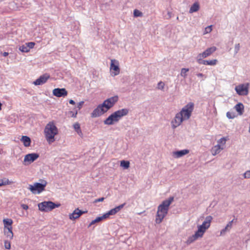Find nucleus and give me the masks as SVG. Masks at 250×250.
Instances as JSON below:
<instances>
[{"instance_id":"f257e3e1","label":"nucleus","mask_w":250,"mask_h":250,"mask_svg":"<svg viewBox=\"0 0 250 250\" xmlns=\"http://www.w3.org/2000/svg\"><path fill=\"white\" fill-rule=\"evenodd\" d=\"M173 200L174 197L170 196L167 199L164 200L158 206L155 219V222L157 224L161 223L167 215L169 206Z\"/></svg>"},{"instance_id":"f03ea898","label":"nucleus","mask_w":250,"mask_h":250,"mask_svg":"<svg viewBox=\"0 0 250 250\" xmlns=\"http://www.w3.org/2000/svg\"><path fill=\"white\" fill-rule=\"evenodd\" d=\"M44 134L46 140L49 143L55 141V136L58 133V129L53 122H49L44 128Z\"/></svg>"},{"instance_id":"7ed1b4c3","label":"nucleus","mask_w":250,"mask_h":250,"mask_svg":"<svg viewBox=\"0 0 250 250\" xmlns=\"http://www.w3.org/2000/svg\"><path fill=\"white\" fill-rule=\"evenodd\" d=\"M47 182L44 179H41L39 182L35 183L33 185H30L28 189L33 194H40L45 190Z\"/></svg>"},{"instance_id":"20e7f679","label":"nucleus","mask_w":250,"mask_h":250,"mask_svg":"<svg viewBox=\"0 0 250 250\" xmlns=\"http://www.w3.org/2000/svg\"><path fill=\"white\" fill-rule=\"evenodd\" d=\"M61 206L59 203H56L51 201H44L38 204L40 210L44 212H49Z\"/></svg>"},{"instance_id":"39448f33","label":"nucleus","mask_w":250,"mask_h":250,"mask_svg":"<svg viewBox=\"0 0 250 250\" xmlns=\"http://www.w3.org/2000/svg\"><path fill=\"white\" fill-rule=\"evenodd\" d=\"M194 103L189 102L185 105L181 110L179 113L183 115L185 120L189 119L191 115L192 112L194 109Z\"/></svg>"},{"instance_id":"423d86ee","label":"nucleus","mask_w":250,"mask_h":250,"mask_svg":"<svg viewBox=\"0 0 250 250\" xmlns=\"http://www.w3.org/2000/svg\"><path fill=\"white\" fill-rule=\"evenodd\" d=\"M118 96L117 95H115L104 100L102 104H104V106L105 107V109H107V111L115 105V104L118 102Z\"/></svg>"},{"instance_id":"0eeeda50","label":"nucleus","mask_w":250,"mask_h":250,"mask_svg":"<svg viewBox=\"0 0 250 250\" xmlns=\"http://www.w3.org/2000/svg\"><path fill=\"white\" fill-rule=\"evenodd\" d=\"M107 112V109H105V107L102 104H99L96 108H95L92 112L91 113V117L92 118L98 117Z\"/></svg>"},{"instance_id":"6e6552de","label":"nucleus","mask_w":250,"mask_h":250,"mask_svg":"<svg viewBox=\"0 0 250 250\" xmlns=\"http://www.w3.org/2000/svg\"><path fill=\"white\" fill-rule=\"evenodd\" d=\"M184 120H185L183 115L181 114V113H177L174 119L171 121L172 128L175 129L179 126Z\"/></svg>"},{"instance_id":"1a4fd4ad","label":"nucleus","mask_w":250,"mask_h":250,"mask_svg":"<svg viewBox=\"0 0 250 250\" xmlns=\"http://www.w3.org/2000/svg\"><path fill=\"white\" fill-rule=\"evenodd\" d=\"M216 47L214 46L208 48L203 53H200L197 55V60L200 58L203 59L207 58L208 56L211 55L212 53L216 51Z\"/></svg>"},{"instance_id":"9d476101","label":"nucleus","mask_w":250,"mask_h":250,"mask_svg":"<svg viewBox=\"0 0 250 250\" xmlns=\"http://www.w3.org/2000/svg\"><path fill=\"white\" fill-rule=\"evenodd\" d=\"M53 95L57 97H65L68 94V92L64 88H56L53 90Z\"/></svg>"},{"instance_id":"9b49d317","label":"nucleus","mask_w":250,"mask_h":250,"mask_svg":"<svg viewBox=\"0 0 250 250\" xmlns=\"http://www.w3.org/2000/svg\"><path fill=\"white\" fill-rule=\"evenodd\" d=\"M49 78L50 75L47 73H45L34 81L33 83L35 85H42L45 83Z\"/></svg>"},{"instance_id":"f8f14e48","label":"nucleus","mask_w":250,"mask_h":250,"mask_svg":"<svg viewBox=\"0 0 250 250\" xmlns=\"http://www.w3.org/2000/svg\"><path fill=\"white\" fill-rule=\"evenodd\" d=\"M40 155L37 153H29L25 155L24 158V162H28L29 164H31L33 163L35 160H36L39 157Z\"/></svg>"},{"instance_id":"ddd939ff","label":"nucleus","mask_w":250,"mask_h":250,"mask_svg":"<svg viewBox=\"0 0 250 250\" xmlns=\"http://www.w3.org/2000/svg\"><path fill=\"white\" fill-rule=\"evenodd\" d=\"M87 212V211H83L78 208H76L72 213L69 214V219L74 220L79 218L82 214Z\"/></svg>"},{"instance_id":"4468645a","label":"nucleus","mask_w":250,"mask_h":250,"mask_svg":"<svg viewBox=\"0 0 250 250\" xmlns=\"http://www.w3.org/2000/svg\"><path fill=\"white\" fill-rule=\"evenodd\" d=\"M129 109L127 108H122L114 112L118 121H119L123 117L128 114Z\"/></svg>"},{"instance_id":"2eb2a0df","label":"nucleus","mask_w":250,"mask_h":250,"mask_svg":"<svg viewBox=\"0 0 250 250\" xmlns=\"http://www.w3.org/2000/svg\"><path fill=\"white\" fill-rule=\"evenodd\" d=\"M235 90L239 95H246L248 93V88L244 84L236 86Z\"/></svg>"},{"instance_id":"dca6fc26","label":"nucleus","mask_w":250,"mask_h":250,"mask_svg":"<svg viewBox=\"0 0 250 250\" xmlns=\"http://www.w3.org/2000/svg\"><path fill=\"white\" fill-rule=\"evenodd\" d=\"M110 69L114 71V76L117 75L119 74L120 68L118 61L114 59L111 60Z\"/></svg>"},{"instance_id":"f3484780","label":"nucleus","mask_w":250,"mask_h":250,"mask_svg":"<svg viewBox=\"0 0 250 250\" xmlns=\"http://www.w3.org/2000/svg\"><path fill=\"white\" fill-rule=\"evenodd\" d=\"M118 121L114 113H111L106 119L104 121V123L106 125H112L114 123L118 122Z\"/></svg>"},{"instance_id":"a211bd4d","label":"nucleus","mask_w":250,"mask_h":250,"mask_svg":"<svg viewBox=\"0 0 250 250\" xmlns=\"http://www.w3.org/2000/svg\"><path fill=\"white\" fill-rule=\"evenodd\" d=\"M197 61L199 64L208 65H214L216 64L217 62V60L216 59L212 60H204L201 58L198 59Z\"/></svg>"},{"instance_id":"6ab92c4d","label":"nucleus","mask_w":250,"mask_h":250,"mask_svg":"<svg viewBox=\"0 0 250 250\" xmlns=\"http://www.w3.org/2000/svg\"><path fill=\"white\" fill-rule=\"evenodd\" d=\"M189 153V150L185 149L177 150L173 152V156L175 158H180Z\"/></svg>"},{"instance_id":"aec40b11","label":"nucleus","mask_w":250,"mask_h":250,"mask_svg":"<svg viewBox=\"0 0 250 250\" xmlns=\"http://www.w3.org/2000/svg\"><path fill=\"white\" fill-rule=\"evenodd\" d=\"M21 141L23 143L24 146L25 147L29 146L31 145V139L27 136H22Z\"/></svg>"},{"instance_id":"412c9836","label":"nucleus","mask_w":250,"mask_h":250,"mask_svg":"<svg viewBox=\"0 0 250 250\" xmlns=\"http://www.w3.org/2000/svg\"><path fill=\"white\" fill-rule=\"evenodd\" d=\"M4 234L6 236V237L9 239L11 240L13 238L14 234L12 231V227H10V228H8L6 229H4Z\"/></svg>"},{"instance_id":"4be33fe9","label":"nucleus","mask_w":250,"mask_h":250,"mask_svg":"<svg viewBox=\"0 0 250 250\" xmlns=\"http://www.w3.org/2000/svg\"><path fill=\"white\" fill-rule=\"evenodd\" d=\"M213 218L211 216L208 215L207 216L204 222L202 224V226H204L207 229L210 227V223L212 220Z\"/></svg>"},{"instance_id":"5701e85b","label":"nucleus","mask_w":250,"mask_h":250,"mask_svg":"<svg viewBox=\"0 0 250 250\" xmlns=\"http://www.w3.org/2000/svg\"><path fill=\"white\" fill-rule=\"evenodd\" d=\"M223 146H221L219 144H217L212 148L211 153L213 155H215L218 154L220 150L223 149Z\"/></svg>"},{"instance_id":"b1692460","label":"nucleus","mask_w":250,"mask_h":250,"mask_svg":"<svg viewBox=\"0 0 250 250\" xmlns=\"http://www.w3.org/2000/svg\"><path fill=\"white\" fill-rule=\"evenodd\" d=\"M234 108L239 115H242L244 112V106L241 103L237 104Z\"/></svg>"},{"instance_id":"393cba45","label":"nucleus","mask_w":250,"mask_h":250,"mask_svg":"<svg viewBox=\"0 0 250 250\" xmlns=\"http://www.w3.org/2000/svg\"><path fill=\"white\" fill-rule=\"evenodd\" d=\"M73 128L79 136L83 138V133L81 129L80 125L78 123H76L73 125Z\"/></svg>"},{"instance_id":"a878e982","label":"nucleus","mask_w":250,"mask_h":250,"mask_svg":"<svg viewBox=\"0 0 250 250\" xmlns=\"http://www.w3.org/2000/svg\"><path fill=\"white\" fill-rule=\"evenodd\" d=\"M200 5L198 2H194L190 7L189 9V12L190 13H192L193 12H196L199 10Z\"/></svg>"},{"instance_id":"bb28decb","label":"nucleus","mask_w":250,"mask_h":250,"mask_svg":"<svg viewBox=\"0 0 250 250\" xmlns=\"http://www.w3.org/2000/svg\"><path fill=\"white\" fill-rule=\"evenodd\" d=\"M13 223V220L10 218H5L3 220V223L4 225V229L10 228L12 227V224Z\"/></svg>"},{"instance_id":"cd10ccee","label":"nucleus","mask_w":250,"mask_h":250,"mask_svg":"<svg viewBox=\"0 0 250 250\" xmlns=\"http://www.w3.org/2000/svg\"><path fill=\"white\" fill-rule=\"evenodd\" d=\"M106 219L104 214H103L102 216L97 217L95 219L93 220L91 223L89 225V227L96 224L97 223H99L104 219Z\"/></svg>"},{"instance_id":"c85d7f7f","label":"nucleus","mask_w":250,"mask_h":250,"mask_svg":"<svg viewBox=\"0 0 250 250\" xmlns=\"http://www.w3.org/2000/svg\"><path fill=\"white\" fill-rule=\"evenodd\" d=\"M12 183V182L10 181L7 178H4L2 179H0V187L2 186H6L10 185Z\"/></svg>"},{"instance_id":"c756f323","label":"nucleus","mask_w":250,"mask_h":250,"mask_svg":"<svg viewBox=\"0 0 250 250\" xmlns=\"http://www.w3.org/2000/svg\"><path fill=\"white\" fill-rule=\"evenodd\" d=\"M130 163L128 161L122 160L121 161L120 166L124 169H127L129 167Z\"/></svg>"},{"instance_id":"7c9ffc66","label":"nucleus","mask_w":250,"mask_h":250,"mask_svg":"<svg viewBox=\"0 0 250 250\" xmlns=\"http://www.w3.org/2000/svg\"><path fill=\"white\" fill-rule=\"evenodd\" d=\"M116 213H117V212L116 211L115 209H114V208L109 210L108 211H107V212L105 213L104 214L105 218H107L109 217V216L110 215H115Z\"/></svg>"},{"instance_id":"2f4dec72","label":"nucleus","mask_w":250,"mask_h":250,"mask_svg":"<svg viewBox=\"0 0 250 250\" xmlns=\"http://www.w3.org/2000/svg\"><path fill=\"white\" fill-rule=\"evenodd\" d=\"M198 238L195 236L194 234L192 235L191 236H190L188 237L186 243L187 245H189L191 243H193L194 241H195L196 239Z\"/></svg>"},{"instance_id":"473e14b6","label":"nucleus","mask_w":250,"mask_h":250,"mask_svg":"<svg viewBox=\"0 0 250 250\" xmlns=\"http://www.w3.org/2000/svg\"><path fill=\"white\" fill-rule=\"evenodd\" d=\"M28 46L25 44L22 45L21 46H20L19 47V50L24 53H27L29 52V50L28 49Z\"/></svg>"},{"instance_id":"72a5a7b5","label":"nucleus","mask_w":250,"mask_h":250,"mask_svg":"<svg viewBox=\"0 0 250 250\" xmlns=\"http://www.w3.org/2000/svg\"><path fill=\"white\" fill-rule=\"evenodd\" d=\"M189 71L188 68H183L181 71V76L183 78H186L187 76V73Z\"/></svg>"},{"instance_id":"f704fd0d","label":"nucleus","mask_w":250,"mask_h":250,"mask_svg":"<svg viewBox=\"0 0 250 250\" xmlns=\"http://www.w3.org/2000/svg\"><path fill=\"white\" fill-rule=\"evenodd\" d=\"M143 13L138 9H135L133 11V16L134 17H140L142 16Z\"/></svg>"},{"instance_id":"c9c22d12","label":"nucleus","mask_w":250,"mask_h":250,"mask_svg":"<svg viewBox=\"0 0 250 250\" xmlns=\"http://www.w3.org/2000/svg\"><path fill=\"white\" fill-rule=\"evenodd\" d=\"M227 141L226 137H222L217 141V144H219L221 146L225 145Z\"/></svg>"},{"instance_id":"e433bc0d","label":"nucleus","mask_w":250,"mask_h":250,"mask_svg":"<svg viewBox=\"0 0 250 250\" xmlns=\"http://www.w3.org/2000/svg\"><path fill=\"white\" fill-rule=\"evenodd\" d=\"M227 117L229 119H234L236 117V114L234 112H227L226 114Z\"/></svg>"},{"instance_id":"4c0bfd02","label":"nucleus","mask_w":250,"mask_h":250,"mask_svg":"<svg viewBox=\"0 0 250 250\" xmlns=\"http://www.w3.org/2000/svg\"><path fill=\"white\" fill-rule=\"evenodd\" d=\"M194 234L197 238H198L200 237H202L204 234V233L202 232L199 229H197V230L195 231V232Z\"/></svg>"},{"instance_id":"58836bf2","label":"nucleus","mask_w":250,"mask_h":250,"mask_svg":"<svg viewBox=\"0 0 250 250\" xmlns=\"http://www.w3.org/2000/svg\"><path fill=\"white\" fill-rule=\"evenodd\" d=\"M4 244V247L6 249L10 250L11 249V243L9 241L5 240Z\"/></svg>"},{"instance_id":"ea45409f","label":"nucleus","mask_w":250,"mask_h":250,"mask_svg":"<svg viewBox=\"0 0 250 250\" xmlns=\"http://www.w3.org/2000/svg\"><path fill=\"white\" fill-rule=\"evenodd\" d=\"M25 44L28 46L27 47L28 48V49L30 50V49H32L34 47L35 43L34 42H31L26 43Z\"/></svg>"},{"instance_id":"a19ab883","label":"nucleus","mask_w":250,"mask_h":250,"mask_svg":"<svg viewBox=\"0 0 250 250\" xmlns=\"http://www.w3.org/2000/svg\"><path fill=\"white\" fill-rule=\"evenodd\" d=\"M240 48V45L239 43H237L234 46V55H236L239 52Z\"/></svg>"},{"instance_id":"79ce46f5","label":"nucleus","mask_w":250,"mask_h":250,"mask_svg":"<svg viewBox=\"0 0 250 250\" xmlns=\"http://www.w3.org/2000/svg\"><path fill=\"white\" fill-rule=\"evenodd\" d=\"M165 86V83L162 81L159 82L157 84V88L158 89L163 90Z\"/></svg>"},{"instance_id":"37998d69","label":"nucleus","mask_w":250,"mask_h":250,"mask_svg":"<svg viewBox=\"0 0 250 250\" xmlns=\"http://www.w3.org/2000/svg\"><path fill=\"white\" fill-rule=\"evenodd\" d=\"M198 229L201 230L202 232L204 233L206 231V230L207 229L206 228H205L204 226H202L201 225L198 226Z\"/></svg>"},{"instance_id":"c03bdc74","label":"nucleus","mask_w":250,"mask_h":250,"mask_svg":"<svg viewBox=\"0 0 250 250\" xmlns=\"http://www.w3.org/2000/svg\"><path fill=\"white\" fill-rule=\"evenodd\" d=\"M83 104H84V102L81 101L77 104L76 106L78 108V109L80 110L82 108Z\"/></svg>"},{"instance_id":"a18cd8bd","label":"nucleus","mask_w":250,"mask_h":250,"mask_svg":"<svg viewBox=\"0 0 250 250\" xmlns=\"http://www.w3.org/2000/svg\"><path fill=\"white\" fill-rule=\"evenodd\" d=\"M230 229L229 228H227V226L225 228L221 230V234H224L226 231H229Z\"/></svg>"},{"instance_id":"49530a36","label":"nucleus","mask_w":250,"mask_h":250,"mask_svg":"<svg viewBox=\"0 0 250 250\" xmlns=\"http://www.w3.org/2000/svg\"><path fill=\"white\" fill-rule=\"evenodd\" d=\"M245 178H250V170L247 171L244 174Z\"/></svg>"},{"instance_id":"de8ad7c7","label":"nucleus","mask_w":250,"mask_h":250,"mask_svg":"<svg viewBox=\"0 0 250 250\" xmlns=\"http://www.w3.org/2000/svg\"><path fill=\"white\" fill-rule=\"evenodd\" d=\"M70 114H71V116L73 118H76L77 115V111H70Z\"/></svg>"},{"instance_id":"09e8293b","label":"nucleus","mask_w":250,"mask_h":250,"mask_svg":"<svg viewBox=\"0 0 250 250\" xmlns=\"http://www.w3.org/2000/svg\"><path fill=\"white\" fill-rule=\"evenodd\" d=\"M234 221V219L232 220L231 221H229L227 225V228H229V229H231L232 226V223Z\"/></svg>"},{"instance_id":"8fccbe9b","label":"nucleus","mask_w":250,"mask_h":250,"mask_svg":"<svg viewBox=\"0 0 250 250\" xmlns=\"http://www.w3.org/2000/svg\"><path fill=\"white\" fill-rule=\"evenodd\" d=\"M104 199V197H101L98 199H96L94 201V203H98L100 202H103Z\"/></svg>"},{"instance_id":"3c124183","label":"nucleus","mask_w":250,"mask_h":250,"mask_svg":"<svg viewBox=\"0 0 250 250\" xmlns=\"http://www.w3.org/2000/svg\"><path fill=\"white\" fill-rule=\"evenodd\" d=\"M21 208L25 210H27L28 208V206L26 204H22L21 206Z\"/></svg>"},{"instance_id":"603ef678","label":"nucleus","mask_w":250,"mask_h":250,"mask_svg":"<svg viewBox=\"0 0 250 250\" xmlns=\"http://www.w3.org/2000/svg\"><path fill=\"white\" fill-rule=\"evenodd\" d=\"M125 203H123L121 205H120L119 206H117V207L119 208V210H120L122 208H124V207L125 206Z\"/></svg>"},{"instance_id":"864d4df0","label":"nucleus","mask_w":250,"mask_h":250,"mask_svg":"<svg viewBox=\"0 0 250 250\" xmlns=\"http://www.w3.org/2000/svg\"><path fill=\"white\" fill-rule=\"evenodd\" d=\"M69 103L72 105H75L76 104L75 102L73 100H72V99L69 100Z\"/></svg>"},{"instance_id":"5fc2aeb1","label":"nucleus","mask_w":250,"mask_h":250,"mask_svg":"<svg viewBox=\"0 0 250 250\" xmlns=\"http://www.w3.org/2000/svg\"><path fill=\"white\" fill-rule=\"evenodd\" d=\"M197 76L198 77H202L204 76V74L201 73H199L196 74Z\"/></svg>"},{"instance_id":"6e6d98bb","label":"nucleus","mask_w":250,"mask_h":250,"mask_svg":"<svg viewBox=\"0 0 250 250\" xmlns=\"http://www.w3.org/2000/svg\"><path fill=\"white\" fill-rule=\"evenodd\" d=\"M9 53L7 52H4L2 53V56L4 57H7Z\"/></svg>"},{"instance_id":"4d7b16f0","label":"nucleus","mask_w":250,"mask_h":250,"mask_svg":"<svg viewBox=\"0 0 250 250\" xmlns=\"http://www.w3.org/2000/svg\"><path fill=\"white\" fill-rule=\"evenodd\" d=\"M211 27L212 26L210 25V26H208L207 28H206V29L207 30H209V32H210L211 31Z\"/></svg>"},{"instance_id":"13d9d810","label":"nucleus","mask_w":250,"mask_h":250,"mask_svg":"<svg viewBox=\"0 0 250 250\" xmlns=\"http://www.w3.org/2000/svg\"><path fill=\"white\" fill-rule=\"evenodd\" d=\"M78 110H79V109H78V108L77 107V106H75L73 109V110L72 111H77V112H78Z\"/></svg>"},{"instance_id":"bf43d9fd","label":"nucleus","mask_w":250,"mask_h":250,"mask_svg":"<svg viewBox=\"0 0 250 250\" xmlns=\"http://www.w3.org/2000/svg\"><path fill=\"white\" fill-rule=\"evenodd\" d=\"M114 209H115L117 213L120 211L119 208L117 207H116L115 208H114Z\"/></svg>"},{"instance_id":"052dcab7","label":"nucleus","mask_w":250,"mask_h":250,"mask_svg":"<svg viewBox=\"0 0 250 250\" xmlns=\"http://www.w3.org/2000/svg\"><path fill=\"white\" fill-rule=\"evenodd\" d=\"M3 39V36L2 35H0V40H1Z\"/></svg>"},{"instance_id":"680f3d73","label":"nucleus","mask_w":250,"mask_h":250,"mask_svg":"<svg viewBox=\"0 0 250 250\" xmlns=\"http://www.w3.org/2000/svg\"><path fill=\"white\" fill-rule=\"evenodd\" d=\"M78 32H79V31L77 30H76V33L77 34H78Z\"/></svg>"}]
</instances>
